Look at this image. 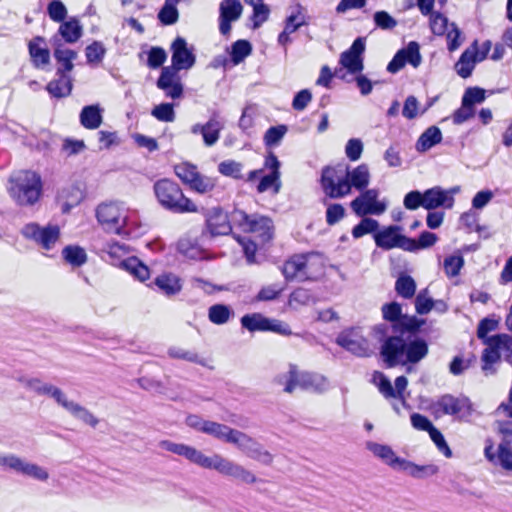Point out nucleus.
<instances>
[{"label": "nucleus", "mask_w": 512, "mask_h": 512, "mask_svg": "<svg viewBox=\"0 0 512 512\" xmlns=\"http://www.w3.org/2000/svg\"><path fill=\"white\" fill-rule=\"evenodd\" d=\"M42 183L40 176L30 170L12 173L8 179L7 191L19 205L35 204L41 195Z\"/></svg>", "instance_id": "5"}, {"label": "nucleus", "mask_w": 512, "mask_h": 512, "mask_svg": "<svg viewBox=\"0 0 512 512\" xmlns=\"http://www.w3.org/2000/svg\"><path fill=\"white\" fill-rule=\"evenodd\" d=\"M269 318L261 313L246 314L241 318V325L250 332L267 331Z\"/></svg>", "instance_id": "39"}, {"label": "nucleus", "mask_w": 512, "mask_h": 512, "mask_svg": "<svg viewBox=\"0 0 512 512\" xmlns=\"http://www.w3.org/2000/svg\"><path fill=\"white\" fill-rule=\"evenodd\" d=\"M396 292L403 298H411L416 291L414 279L406 274H401L395 283Z\"/></svg>", "instance_id": "44"}, {"label": "nucleus", "mask_w": 512, "mask_h": 512, "mask_svg": "<svg viewBox=\"0 0 512 512\" xmlns=\"http://www.w3.org/2000/svg\"><path fill=\"white\" fill-rule=\"evenodd\" d=\"M17 381L27 390L34 392L38 395H48L52 397L56 403L60 401V398L63 396L64 392L49 383L44 382L38 377L31 376H20L17 378Z\"/></svg>", "instance_id": "22"}, {"label": "nucleus", "mask_w": 512, "mask_h": 512, "mask_svg": "<svg viewBox=\"0 0 512 512\" xmlns=\"http://www.w3.org/2000/svg\"><path fill=\"white\" fill-rule=\"evenodd\" d=\"M251 53V45L246 40H238L232 47V60L235 64L240 63Z\"/></svg>", "instance_id": "58"}, {"label": "nucleus", "mask_w": 512, "mask_h": 512, "mask_svg": "<svg viewBox=\"0 0 512 512\" xmlns=\"http://www.w3.org/2000/svg\"><path fill=\"white\" fill-rule=\"evenodd\" d=\"M365 51V41L363 38H357L352 46L344 51L340 56V64L350 73H359L363 70V53Z\"/></svg>", "instance_id": "20"}, {"label": "nucleus", "mask_w": 512, "mask_h": 512, "mask_svg": "<svg viewBox=\"0 0 512 512\" xmlns=\"http://www.w3.org/2000/svg\"><path fill=\"white\" fill-rule=\"evenodd\" d=\"M280 175L275 173H269L268 175L262 177L257 190L260 193H263L269 189H273L274 193L277 194L281 187V182L279 180Z\"/></svg>", "instance_id": "57"}, {"label": "nucleus", "mask_w": 512, "mask_h": 512, "mask_svg": "<svg viewBox=\"0 0 512 512\" xmlns=\"http://www.w3.org/2000/svg\"><path fill=\"white\" fill-rule=\"evenodd\" d=\"M382 335L379 328L365 330L362 327H351L338 334L336 343L356 356L367 357L374 352L375 340H380Z\"/></svg>", "instance_id": "6"}, {"label": "nucleus", "mask_w": 512, "mask_h": 512, "mask_svg": "<svg viewBox=\"0 0 512 512\" xmlns=\"http://www.w3.org/2000/svg\"><path fill=\"white\" fill-rule=\"evenodd\" d=\"M72 82L67 75H59V79L51 81L47 85V91L54 97H64L70 94Z\"/></svg>", "instance_id": "40"}, {"label": "nucleus", "mask_w": 512, "mask_h": 512, "mask_svg": "<svg viewBox=\"0 0 512 512\" xmlns=\"http://www.w3.org/2000/svg\"><path fill=\"white\" fill-rule=\"evenodd\" d=\"M177 4L165 1L164 7L159 12V19L164 24L170 25L177 21L178 11L176 8Z\"/></svg>", "instance_id": "62"}, {"label": "nucleus", "mask_w": 512, "mask_h": 512, "mask_svg": "<svg viewBox=\"0 0 512 512\" xmlns=\"http://www.w3.org/2000/svg\"><path fill=\"white\" fill-rule=\"evenodd\" d=\"M122 268L140 281H145L150 276V271L138 258L129 257L121 262Z\"/></svg>", "instance_id": "38"}, {"label": "nucleus", "mask_w": 512, "mask_h": 512, "mask_svg": "<svg viewBox=\"0 0 512 512\" xmlns=\"http://www.w3.org/2000/svg\"><path fill=\"white\" fill-rule=\"evenodd\" d=\"M155 196L162 207L175 213H197L198 206L184 195L179 185L169 179L154 184Z\"/></svg>", "instance_id": "8"}, {"label": "nucleus", "mask_w": 512, "mask_h": 512, "mask_svg": "<svg viewBox=\"0 0 512 512\" xmlns=\"http://www.w3.org/2000/svg\"><path fill=\"white\" fill-rule=\"evenodd\" d=\"M484 452L490 462L500 465L505 470H512V449L509 443H501L496 451H494L493 445L489 443L486 445Z\"/></svg>", "instance_id": "29"}, {"label": "nucleus", "mask_w": 512, "mask_h": 512, "mask_svg": "<svg viewBox=\"0 0 512 512\" xmlns=\"http://www.w3.org/2000/svg\"><path fill=\"white\" fill-rule=\"evenodd\" d=\"M49 17L55 22H61L67 15V9L65 5L59 0H53L48 5Z\"/></svg>", "instance_id": "63"}, {"label": "nucleus", "mask_w": 512, "mask_h": 512, "mask_svg": "<svg viewBox=\"0 0 512 512\" xmlns=\"http://www.w3.org/2000/svg\"><path fill=\"white\" fill-rule=\"evenodd\" d=\"M207 227L211 235H227L231 231L228 216L220 208H213L207 214Z\"/></svg>", "instance_id": "30"}, {"label": "nucleus", "mask_w": 512, "mask_h": 512, "mask_svg": "<svg viewBox=\"0 0 512 512\" xmlns=\"http://www.w3.org/2000/svg\"><path fill=\"white\" fill-rule=\"evenodd\" d=\"M233 316V310L224 304H215L209 308V320L217 325L225 324Z\"/></svg>", "instance_id": "41"}, {"label": "nucleus", "mask_w": 512, "mask_h": 512, "mask_svg": "<svg viewBox=\"0 0 512 512\" xmlns=\"http://www.w3.org/2000/svg\"><path fill=\"white\" fill-rule=\"evenodd\" d=\"M373 383L378 387L379 391L386 397H395L396 394L389 379L381 372L373 374Z\"/></svg>", "instance_id": "55"}, {"label": "nucleus", "mask_w": 512, "mask_h": 512, "mask_svg": "<svg viewBox=\"0 0 512 512\" xmlns=\"http://www.w3.org/2000/svg\"><path fill=\"white\" fill-rule=\"evenodd\" d=\"M168 355L171 358L183 359V360H186L189 362L198 363L200 365H205L204 360L200 359L196 353L185 350L180 347H171L168 350Z\"/></svg>", "instance_id": "56"}, {"label": "nucleus", "mask_w": 512, "mask_h": 512, "mask_svg": "<svg viewBox=\"0 0 512 512\" xmlns=\"http://www.w3.org/2000/svg\"><path fill=\"white\" fill-rule=\"evenodd\" d=\"M366 449L394 470L406 473L415 479H424L434 476L439 471L438 466L434 464L418 465L404 458H400L388 445L368 441L366 442Z\"/></svg>", "instance_id": "3"}, {"label": "nucleus", "mask_w": 512, "mask_h": 512, "mask_svg": "<svg viewBox=\"0 0 512 512\" xmlns=\"http://www.w3.org/2000/svg\"><path fill=\"white\" fill-rule=\"evenodd\" d=\"M158 88L164 90L167 96L179 98L182 95V84L177 75V71L171 67H164L157 81Z\"/></svg>", "instance_id": "28"}, {"label": "nucleus", "mask_w": 512, "mask_h": 512, "mask_svg": "<svg viewBox=\"0 0 512 512\" xmlns=\"http://www.w3.org/2000/svg\"><path fill=\"white\" fill-rule=\"evenodd\" d=\"M432 411L436 417L452 415L459 419H464L470 416L472 405L467 397L444 395L432 405Z\"/></svg>", "instance_id": "16"}, {"label": "nucleus", "mask_w": 512, "mask_h": 512, "mask_svg": "<svg viewBox=\"0 0 512 512\" xmlns=\"http://www.w3.org/2000/svg\"><path fill=\"white\" fill-rule=\"evenodd\" d=\"M102 251L109 256L113 264H116L118 261L121 263L124 260L123 258L128 254L127 247L118 242H109L105 244Z\"/></svg>", "instance_id": "47"}, {"label": "nucleus", "mask_w": 512, "mask_h": 512, "mask_svg": "<svg viewBox=\"0 0 512 512\" xmlns=\"http://www.w3.org/2000/svg\"><path fill=\"white\" fill-rule=\"evenodd\" d=\"M363 149V142L358 138H352L346 143L345 154L349 160L357 161L360 159Z\"/></svg>", "instance_id": "59"}, {"label": "nucleus", "mask_w": 512, "mask_h": 512, "mask_svg": "<svg viewBox=\"0 0 512 512\" xmlns=\"http://www.w3.org/2000/svg\"><path fill=\"white\" fill-rule=\"evenodd\" d=\"M43 42V38L36 37L29 43V53L37 68H44L50 63V52L47 48L41 46Z\"/></svg>", "instance_id": "34"}, {"label": "nucleus", "mask_w": 512, "mask_h": 512, "mask_svg": "<svg viewBox=\"0 0 512 512\" xmlns=\"http://www.w3.org/2000/svg\"><path fill=\"white\" fill-rule=\"evenodd\" d=\"M159 446L165 451L183 456L193 464L216 471L221 476L233 481L247 485L258 482L257 476L251 470L219 453L206 455L195 447L168 440L161 441Z\"/></svg>", "instance_id": "1"}, {"label": "nucleus", "mask_w": 512, "mask_h": 512, "mask_svg": "<svg viewBox=\"0 0 512 512\" xmlns=\"http://www.w3.org/2000/svg\"><path fill=\"white\" fill-rule=\"evenodd\" d=\"M22 235L36 242L45 250H51L60 239V228L57 225L40 227L37 223H28L22 230Z\"/></svg>", "instance_id": "17"}, {"label": "nucleus", "mask_w": 512, "mask_h": 512, "mask_svg": "<svg viewBox=\"0 0 512 512\" xmlns=\"http://www.w3.org/2000/svg\"><path fill=\"white\" fill-rule=\"evenodd\" d=\"M486 98L485 90L474 87V88H468L464 95H463V102L464 104H469L472 108L475 104L482 103Z\"/></svg>", "instance_id": "61"}, {"label": "nucleus", "mask_w": 512, "mask_h": 512, "mask_svg": "<svg viewBox=\"0 0 512 512\" xmlns=\"http://www.w3.org/2000/svg\"><path fill=\"white\" fill-rule=\"evenodd\" d=\"M454 204V197L440 186L427 189L423 192V208L433 210L439 207L451 208Z\"/></svg>", "instance_id": "26"}, {"label": "nucleus", "mask_w": 512, "mask_h": 512, "mask_svg": "<svg viewBox=\"0 0 512 512\" xmlns=\"http://www.w3.org/2000/svg\"><path fill=\"white\" fill-rule=\"evenodd\" d=\"M427 344L416 340L409 344L399 337L389 338L382 346V355L390 367L406 362H418L426 356Z\"/></svg>", "instance_id": "7"}, {"label": "nucleus", "mask_w": 512, "mask_h": 512, "mask_svg": "<svg viewBox=\"0 0 512 512\" xmlns=\"http://www.w3.org/2000/svg\"><path fill=\"white\" fill-rule=\"evenodd\" d=\"M233 222L244 232L251 233L261 243L272 237L273 225L271 219L260 215H248L244 211L236 210L232 214Z\"/></svg>", "instance_id": "12"}, {"label": "nucleus", "mask_w": 512, "mask_h": 512, "mask_svg": "<svg viewBox=\"0 0 512 512\" xmlns=\"http://www.w3.org/2000/svg\"><path fill=\"white\" fill-rule=\"evenodd\" d=\"M103 112L98 104L85 106L80 113V123L86 129H97L102 124Z\"/></svg>", "instance_id": "33"}, {"label": "nucleus", "mask_w": 512, "mask_h": 512, "mask_svg": "<svg viewBox=\"0 0 512 512\" xmlns=\"http://www.w3.org/2000/svg\"><path fill=\"white\" fill-rule=\"evenodd\" d=\"M311 299L310 293L304 289L293 291L288 299V306L292 309H298L300 306L307 305Z\"/></svg>", "instance_id": "60"}, {"label": "nucleus", "mask_w": 512, "mask_h": 512, "mask_svg": "<svg viewBox=\"0 0 512 512\" xmlns=\"http://www.w3.org/2000/svg\"><path fill=\"white\" fill-rule=\"evenodd\" d=\"M422 61L420 54V46L417 42L411 41L408 45L399 50L393 59L389 62L387 70L390 73H397L400 71L406 63L411 64L414 68H417Z\"/></svg>", "instance_id": "19"}, {"label": "nucleus", "mask_w": 512, "mask_h": 512, "mask_svg": "<svg viewBox=\"0 0 512 512\" xmlns=\"http://www.w3.org/2000/svg\"><path fill=\"white\" fill-rule=\"evenodd\" d=\"M487 51L488 48L483 52H479L476 44L467 48L455 65L457 74L462 78L469 77L475 67V64L485 59Z\"/></svg>", "instance_id": "23"}, {"label": "nucleus", "mask_w": 512, "mask_h": 512, "mask_svg": "<svg viewBox=\"0 0 512 512\" xmlns=\"http://www.w3.org/2000/svg\"><path fill=\"white\" fill-rule=\"evenodd\" d=\"M96 218L104 230L122 234L129 225V212L119 203H102L96 208Z\"/></svg>", "instance_id": "11"}, {"label": "nucleus", "mask_w": 512, "mask_h": 512, "mask_svg": "<svg viewBox=\"0 0 512 512\" xmlns=\"http://www.w3.org/2000/svg\"><path fill=\"white\" fill-rule=\"evenodd\" d=\"M288 129L285 125L270 127L264 135V143L268 147L278 146L286 135Z\"/></svg>", "instance_id": "48"}, {"label": "nucleus", "mask_w": 512, "mask_h": 512, "mask_svg": "<svg viewBox=\"0 0 512 512\" xmlns=\"http://www.w3.org/2000/svg\"><path fill=\"white\" fill-rule=\"evenodd\" d=\"M383 317L391 322L401 321L403 318L401 305L392 302L382 307Z\"/></svg>", "instance_id": "64"}, {"label": "nucleus", "mask_w": 512, "mask_h": 512, "mask_svg": "<svg viewBox=\"0 0 512 512\" xmlns=\"http://www.w3.org/2000/svg\"><path fill=\"white\" fill-rule=\"evenodd\" d=\"M222 129L223 123L218 118L211 117L205 124L192 125L190 131L194 135L201 134L204 144L211 147L219 140Z\"/></svg>", "instance_id": "24"}, {"label": "nucleus", "mask_w": 512, "mask_h": 512, "mask_svg": "<svg viewBox=\"0 0 512 512\" xmlns=\"http://www.w3.org/2000/svg\"><path fill=\"white\" fill-rule=\"evenodd\" d=\"M174 172L179 177L183 183L189 185L191 181H193L194 177L199 172L195 165L184 162L176 165L174 167Z\"/></svg>", "instance_id": "50"}, {"label": "nucleus", "mask_w": 512, "mask_h": 512, "mask_svg": "<svg viewBox=\"0 0 512 512\" xmlns=\"http://www.w3.org/2000/svg\"><path fill=\"white\" fill-rule=\"evenodd\" d=\"M502 357L499 351L491 346V339L489 338L487 341V348L484 350L482 359H483V371L486 374L492 373L491 365L496 363L498 359Z\"/></svg>", "instance_id": "52"}, {"label": "nucleus", "mask_w": 512, "mask_h": 512, "mask_svg": "<svg viewBox=\"0 0 512 512\" xmlns=\"http://www.w3.org/2000/svg\"><path fill=\"white\" fill-rule=\"evenodd\" d=\"M464 265V259L460 254L450 255L445 258L443 267L448 277L457 276Z\"/></svg>", "instance_id": "49"}, {"label": "nucleus", "mask_w": 512, "mask_h": 512, "mask_svg": "<svg viewBox=\"0 0 512 512\" xmlns=\"http://www.w3.org/2000/svg\"><path fill=\"white\" fill-rule=\"evenodd\" d=\"M345 169L351 189L355 188L359 191L367 189L371 180V173L367 164L362 163L352 169L349 167H345Z\"/></svg>", "instance_id": "31"}, {"label": "nucleus", "mask_w": 512, "mask_h": 512, "mask_svg": "<svg viewBox=\"0 0 512 512\" xmlns=\"http://www.w3.org/2000/svg\"><path fill=\"white\" fill-rule=\"evenodd\" d=\"M220 25L219 29L223 35L231 30V22L236 21L242 14L243 7L238 0H223L220 4Z\"/></svg>", "instance_id": "25"}, {"label": "nucleus", "mask_w": 512, "mask_h": 512, "mask_svg": "<svg viewBox=\"0 0 512 512\" xmlns=\"http://www.w3.org/2000/svg\"><path fill=\"white\" fill-rule=\"evenodd\" d=\"M322 268V258L318 254H298L289 258L282 267L287 280H305L315 276Z\"/></svg>", "instance_id": "9"}, {"label": "nucleus", "mask_w": 512, "mask_h": 512, "mask_svg": "<svg viewBox=\"0 0 512 512\" xmlns=\"http://www.w3.org/2000/svg\"><path fill=\"white\" fill-rule=\"evenodd\" d=\"M215 185L216 183L213 178L202 175L200 172H198L193 181H191L188 186L190 189L199 194H206L213 191Z\"/></svg>", "instance_id": "45"}, {"label": "nucleus", "mask_w": 512, "mask_h": 512, "mask_svg": "<svg viewBox=\"0 0 512 512\" xmlns=\"http://www.w3.org/2000/svg\"><path fill=\"white\" fill-rule=\"evenodd\" d=\"M155 286L166 296H174L182 290L181 279L173 273H163L154 279Z\"/></svg>", "instance_id": "32"}, {"label": "nucleus", "mask_w": 512, "mask_h": 512, "mask_svg": "<svg viewBox=\"0 0 512 512\" xmlns=\"http://www.w3.org/2000/svg\"><path fill=\"white\" fill-rule=\"evenodd\" d=\"M0 467L39 482H47L50 478V473L44 466L12 453H0Z\"/></svg>", "instance_id": "10"}, {"label": "nucleus", "mask_w": 512, "mask_h": 512, "mask_svg": "<svg viewBox=\"0 0 512 512\" xmlns=\"http://www.w3.org/2000/svg\"><path fill=\"white\" fill-rule=\"evenodd\" d=\"M62 255L66 262L75 267L83 265L87 260L85 250L79 246H66L62 250Z\"/></svg>", "instance_id": "42"}, {"label": "nucleus", "mask_w": 512, "mask_h": 512, "mask_svg": "<svg viewBox=\"0 0 512 512\" xmlns=\"http://www.w3.org/2000/svg\"><path fill=\"white\" fill-rule=\"evenodd\" d=\"M284 290H285V287L278 283L265 285V286L261 287V289L255 296L254 301L267 302V301L277 300L281 296V294L283 293Z\"/></svg>", "instance_id": "43"}, {"label": "nucleus", "mask_w": 512, "mask_h": 512, "mask_svg": "<svg viewBox=\"0 0 512 512\" xmlns=\"http://www.w3.org/2000/svg\"><path fill=\"white\" fill-rule=\"evenodd\" d=\"M58 405L70 413L74 418L91 427H96L99 423L98 418L91 411L79 403L69 399L65 393L60 398Z\"/></svg>", "instance_id": "27"}, {"label": "nucleus", "mask_w": 512, "mask_h": 512, "mask_svg": "<svg viewBox=\"0 0 512 512\" xmlns=\"http://www.w3.org/2000/svg\"><path fill=\"white\" fill-rule=\"evenodd\" d=\"M378 247L390 250L398 247L407 251H415L416 241L401 234V227L389 226L374 235Z\"/></svg>", "instance_id": "18"}, {"label": "nucleus", "mask_w": 512, "mask_h": 512, "mask_svg": "<svg viewBox=\"0 0 512 512\" xmlns=\"http://www.w3.org/2000/svg\"><path fill=\"white\" fill-rule=\"evenodd\" d=\"M172 49V69L187 70L190 69L195 63V56L193 50L188 47L185 39L178 37L174 40L171 46Z\"/></svg>", "instance_id": "21"}, {"label": "nucleus", "mask_w": 512, "mask_h": 512, "mask_svg": "<svg viewBox=\"0 0 512 512\" xmlns=\"http://www.w3.org/2000/svg\"><path fill=\"white\" fill-rule=\"evenodd\" d=\"M218 171L228 177L235 179L242 178V165L234 160H226L218 165Z\"/></svg>", "instance_id": "53"}, {"label": "nucleus", "mask_w": 512, "mask_h": 512, "mask_svg": "<svg viewBox=\"0 0 512 512\" xmlns=\"http://www.w3.org/2000/svg\"><path fill=\"white\" fill-rule=\"evenodd\" d=\"M378 222L372 218H363L352 230L354 238H360L368 233L375 232L378 229Z\"/></svg>", "instance_id": "54"}, {"label": "nucleus", "mask_w": 512, "mask_h": 512, "mask_svg": "<svg viewBox=\"0 0 512 512\" xmlns=\"http://www.w3.org/2000/svg\"><path fill=\"white\" fill-rule=\"evenodd\" d=\"M490 339L491 346L496 348L502 357H512V338L509 335H496L491 337Z\"/></svg>", "instance_id": "46"}, {"label": "nucleus", "mask_w": 512, "mask_h": 512, "mask_svg": "<svg viewBox=\"0 0 512 512\" xmlns=\"http://www.w3.org/2000/svg\"><path fill=\"white\" fill-rule=\"evenodd\" d=\"M59 34L67 43H75L82 36V26L78 19L71 18L59 27Z\"/></svg>", "instance_id": "36"}, {"label": "nucleus", "mask_w": 512, "mask_h": 512, "mask_svg": "<svg viewBox=\"0 0 512 512\" xmlns=\"http://www.w3.org/2000/svg\"><path fill=\"white\" fill-rule=\"evenodd\" d=\"M442 140V133L439 128L432 126L429 127L418 139L416 149L419 152H425L434 145L440 143Z\"/></svg>", "instance_id": "37"}, {"label": "nucleus", "mask_w": 512, "mask_h": 512, "mask_svg": "<svg viewBox=\"0 0 512 512\" xmlns=\"http://www.w3.org/2000/svg\"><path fill=\"white\" fill-rule=\"evenodd\" d=\"M321 186L330 198H343L351 193L346 169L341 166L325 167L322 170Z\"/></svg>", "instance_id": "13"}, {"label": "nucleus", "mask_w": 512, "mask_h": 512, "mask_svg": "<svg viewBox=\"0 0 512 512\" xmlns=\"http://www.w3.org/2000/svg\"><path fill=\"white\" fill-rule=\"evenodd\" d=\"M275 382L283 386V391L288 394L296 389L322 393L329 387V382L323 375L302 371L294 364H290L287 371L278 374Z\"/></svg>", "instance_id": "4"}, {"label": "nucleus", "mask_w": 512, "mask_h": 512, "mask_svg": "<svg viewBox=\"0 0 512 512\" xmlns=\"http://www.w3.org/2000/svg\"><path fill=\"white\" fill-rule=\"evenodd\" d=\"M203 433L225 443L235 445L243 454L259 463L270 465L273 462L272 454L254 438L242 431L208 420L203 428Z\"/></svg>", "instance_id": "2"}, {"label": "nucleus", "mask_w": 512, "mask_h": 512, "mask_svg": "<svg viewBox=\"0 0 512 512\" xmlns=\"http://www.w3.org/2000/svg\"><path fill=\"white\" fill-rule=\"evenodd\" d=\"M54 57L60 64L57 70L58 75H66V72H70L73 69V60L76 59L77 53L68 48H62L58 45L54 50Z\"/></svg>", "instance_id": "35"}, {"label": "nucleus", "mask_w": 512, "mask_h": 512, "mask_svg": "<svg viewBox=\"0 0 512 512\" xmlns=\"http://www.w3.org/2000/svg\"><path fill=\"white\" fill-rule=\"evenodd\" d=\"M151 114L159 121L173 122L175 120L174 108L170 103H162L155 106Z\"/></svg>", "instance_id": "51"}, {"label": "nucleus", "mask_w": 512, "mask_h": 512, "mask_svg": "<svg viewBox=\"0 0 512 512\" xmlns=\"http://www.w3.org/2000/svg\"><path fill=\"white\" fill-rule=\"evenodd\" d=\"M379 196L380 191L376 188L362 190V193L351 202V209L360 217L381 215L387 210L388 201L385 198L380 199Z\"/></svg>", "instance_id": "14"}, {"label": "nucleus", "mask_w": 512, "mask_h": 512, "mask_svg": "<svg viewBox=\"0 0 512 512\" xmlns=\"http://www.w3.org/2000/svg\"><path fill=\"white\" fill-rule=\"evenodd\" d=\"M429 24L433 34L446 36L449 51H455L461 46L463 42L461 31L458 26L454 22H450L446 16L439 12H433L430 15Z\"/></svg>", "instance_id": "15"}]
</instances>
